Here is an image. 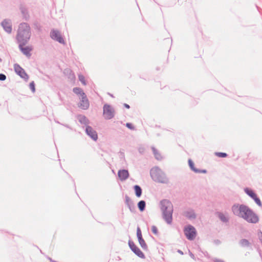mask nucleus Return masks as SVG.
Masks as SVG:
<instances>
[{"mask_svg": "<svg viewBox=\"0 0 262 262\" xmlns=\"http://www.w3.org/2000/svg\"><path fill=\"white\" fill-rule=\"evenodd\" d=\"M244 191L251 199H252L256 195V193L253 190L248 188H245Z\"/></svg>", "mask_w": 262, "mask_h": 262, "instance_id": "25", "label": "nucleus"}, {"mask_svg": "<svg viewBox=\"0 0 262 262\" xmlns=\"http://www.w3.org/2000/svg\"><path fill=\"white\" fill-rule=\"evenodd\" d=\"M144 147H139L138 149V151L140 153L143 154L144 151Z\"/></svg>", "mask_w": 262, "mask_h": 262, "instance_id": "40", "label": "nucleus"}, {"mask_svg": "<svg viewBox=\"0 0 262 262\" xmlns=\"http://www.w3.org/2000/svg\"><path fill=\"white\" fill-rule=\"evenodd\" d=\"M257 235L258 239L259 240L261 244L262 245V231L260 230H259L258 231Z\"/></svg>", "mask_w": 262, "mask_h": 262, "instance_id": "36", "label": "nucleus"}, {"mask_svg": "<svg viewBox=\"0 0 262 262\" xmlns=\"http://www.w3.org/2000/svg\"><path fill=\"white\" fill-rule=\"evenodd\" d=\"M219 219L222 221L223 223H229V217L228 215L226 216L223 212H217L216 213Z\"/></svg>", "mask_w": 262, "mask_h": 262, "instance_id": "19", "label": "nucleus"}, {"mask_svg": "<svg viewBox=\"0 0 262 262\" xmlns=\"http://www.w3.org/2000/svg\"><path fill=\"white\" fill-rule=\"evenodd\" d=\"M125 203L129 208L130 212L135 213L136 212V208L133 201L127 195L125 196Z\"/></svg>", "mask_w": 262, "mask_h": 262, "instance_id": "12", "label": "nucleus"}, {"mask_svg": "<svg viewBox=\"0 0 262 262\" xmlns=\"http://www.w3.org/2000/svg\"><path fill=\"white\" fill-rule=\"evenodd\" d=\"M183 215L190 221L195 220L197 217L195 210L191 208H189L186 211H184Z\"/></svg>", "mask_w": 262, "mask_h": 262, "instance_id": "9", "label": "nucleus"}, {"mask_svg": "<svg viewBox=\"0 0 262 262\" xmlns=\"http://www.w3.org/2000/svg\"><path fill=\"white\" fill-rule=\"evenodd\" d=\"M137 206L140 212H143L145 210L146 207V202L144 200L140 201L138 204Z\"/></svg>", "mask_w": 262, "mask_h": 262, "instance_id": "24", "label": "nucleus"}, {"mask_svg": "<svg viewBox=\"0 0 262 262\" xmlns=\"http://www.w3.org/2000/svg\"><path fill=\"white\" fill-rule=\"evenodd\" d=\"M77 119L81 124H84L86 126H89L90 121L85 116L82 115H78Z\"/></svg>", "mask_w": 262, "mask_h": 262, "instance_id": "17", "label": "nucleus"}, {"mask_svg": "<svg viewBox=\"0 0 262 262\" xmlns=\"http://www.w3.org/2000/svg\"><path fill=\"white\" fill-rule=\"evenodd\" d=\"M69 71H70L71 73H72L73 75H74V73L72 72V71L71 70H69Z\"/></svg>", "mask_w": 262, "mask_h": 262, "instance_id": "46", "label": "nucleus"}, {"mask_svg": "<svg viewBox=\"0 0 262 262\" xmlns=\"http://www.w3.org/2000/svg\"><path fill=\"white\" fill-rule=\"evenodd\" d=\"M239 245L243 248L252 249V243L247 239L242 238L239 241Z\"/></svg>", "mask_w": 262, "mask_h": 262, "instance_id": "16", "label": "nucleus"}, {"mask_svg": "<svg viewBox=\"0 0 262 262\" xmlns=\"http://www.w3.org/2000/svg\"><path fill=\"white\" fill-rule=\"evenodd\" d=\"M234 215L243 219L249 223L256 224L259 217L250 208L244 204H234L231 207Z\"/></svg>", "mask_w": 262, "mask_h": 262, "instance_id": "1", "label": "nucleus"}, {"mask_svg": "<svg viewBox=\"0 0 262 262\" xmlns=\"http://www.w3.org/2000/svg\"><path fill=\"white\" fill-rule=\"evenodd\" d=\"M204 255H205V256H206V257H207V256H208V252H205V253H204Z\"/></svg>", "mask_w": 262, "mask_h": 262, "instance_id": "45", "label": "nucleus"}, {"mask_svg": "<svg viewBox=\"0 0 262 262\" xmlns=\"http://www.w3.org/2000/svg\"><path fill=\"white\" fill-rule=\"evenodd\" d=\"M2 60V59L0 58V62H1Z\"/></svg>", "mask_w": 262, "mask_h": 262, "instance_id": "47", "label": "nucleus"}, {"mask_svg": "<svg viewBox=\"0 0 262 262\" xmlns=\"http://www.w3.org/2000/svg\"><path fill=\"white\" fill-rule=\"evenodd\" d=\"M151 150L156 159L157 160H161L162 159V157L161 154L154 146L151 147Z\"/></svg>", "mask_w": 262, "mask_h": 262, "instance_id": "22", "label": "nucleus"}, {"mask_svg": "<svg viewBox=\"0 0 262 262\" xmlns=\"http://www.w3.org/2000/svg\"><path fill=\"white\" fill-rule=\"evenodd\" d=\"M107 94H108V95H110L111 97H113V98H114V95H113V94H111V93H108Z\"/></svg>", "mask_w": 262, "mask_h": 262, "instance_id": "44", "label": "nucleus"}, {"mask_svg": "<svg viewBox=\"0 0 262 262\" xmlns=\"http://www.w3.org/2000/svg\"><path fill=\"white\" fill-rule=\"evenodd\" d=\"M137 237L138 239L143 237L141 230L139 226L137 228Z\"/></svg>", "mask_w": 262, "mask_h": 262, "instance_id": "33", "label": "nucleus"}, {"mask_svg": "<svg viewBox=\"0 0 262 262\" xmlns=\"http://www.w3.org/2000/svg\"><path fill=\"white\" fill-rule=\"evenodd\" d=\"M215 155L220 158H226L228 156V155L226 153L222 152H216Z\"/></svg>", "mask_w": 262, "mask_h": 262, "instance_id": "31", "label": "nucleus"}, {"mask_svg": "<svg viewBox=\"0 0 262 262\" xmlns=\"http://www.w3.org/2000/svg\"><path fill=\"white\" fill-rule=\"evenodd\" d=\"M89 102L85 93H83V96L81 97L79 106L83 110H87L89 107Z\"/></svg>", "mask_w": 262, "mask_h": 262, "instance_id": "13", "label": "nucleus"}, {"mask_svg": "<svg viewBox=\"0 0 262 262\" xmlns=\"http://www.w3.org/2000/svg\"><path fill=\"white\" fill-rule=\"evenodd\" d=\"M150 176L152 180L157 183L167 184L169 182L165 173L158 166L152 167L150 169Z\"/></svg>", "mask_w": 262, "mask_h": 262, "instance_id": "4", "label": "nucleus"}, {"mask_svg": "<svg viewBox=\"0 0 262 262\" xmlns=\"http://www.w3.org/2000/svg\"><path fill=\"white\" fill-rule=\"evenodd\" d=\"M135 191V195L137 198H140L142 193V189L141 187L138 185H135L133 187Z\"/></svg>", "mask_w": 262, "mask_h": 262, "instance_id": "21", "label": "nucleus"}, {"mask_svg": "<svg viewBox=\"0 0 262 262\" xmlns=\"http://www.w3.org/2000/svg\"><path fill=\"white\" fill-rule=\"evenodd\" d=\"M50 37L52 39L61 44H65L64 38L58 30L52 29L50 33Z\"/></svg>", "mask_w": 262, "mask_h": 262, "instance_id": "8", "label": "nucleus"}, {"mask_svg": "<svg viewBox=\"0 0 262 262\" xmlns=\"http://www.w3.org/2000/svg\"><path fill=\"white\" fill-rule=\"evenodd\" d=\"M118 176L121 181H125L129 176V172L127 169H120L118 171Z\"/></svg>", "mask_w": 262, "mask_h": 262, "instance_id": "15", "label": "nucleus"}, {"mask_svg": "<svg viewBox=\"0 0 262 262\" xmlns=\"http://www.w3.org/2000/svg\"><path fill=\"white\" fill-rule=\"evenodd\" d=\"M31 36V28L28 24L21 23L19 25L16 39L18 43L28 42Z\"/></svg>", "mask_w": 262, "mask_h": 262, "instance_id": "3", "label": "nucleus"}, {"mask_svg": "<svg viewBox=\"0 0 262 262\" xmlns=\"http://www.w3.org/2000/svg\"><path fill=\"white\" fill-rule=\"evenodd\" d=\"M135 255L141 258H145V256L144 253L141 251L140 248L136 246L133 251H132Z\"/></svg>", "mask_w": 262, "mask_h": 262, "instance_id": "20", "label": "nucleus"}, {"mask_svg": "<svg viewBox=\"0 0 262 262\" xmlns=\"http://www.w3.org/2000/svg\"><path fill=\"white\" fill-rule=\"evenodd\" d=\"M252 199L254 200L255 203L259 207H262V203L260 199L257 196V194Z\"/></svg>", "mask_w": 262, "mask_h": 262, "instance_id": "28", "label": "nucleus"}, {"mask_svg": "<svg viewBox=\"0 0 262 262\" xmlns=\"http://www.w3.org/2000/svg\"><path fill=\"white\" fill-rule=\"evenodd\" d=\"M184 232L187 239L189 241L194 240L197 234L195 228L191 225L185 226Z\"/></svg>", "mask_w": 262, "mask_h": 262, "instance_id": "5", "label": "nucleus"}, {"mask_svg": "<svg viewBox=\"0 0 262 262\" xmlns=\"http://www.w3.org/2000/svg\"><path fill=\"white\" fill-rule=\"evenodd\" d=\"M160 208L162 212V218L167 224L172 222V214L173 207L172 203L169 200L163 199L160 202Z\"/></svg>", "mask_w": 262, "mask_h": 262, "instance_id": "2", "label": "nucleus"}, {"mask_svg": "<svg viewBox=\"0 0 262 262\" xmlns=\"http://www.w3.org/2000/svg\"><path fill=\"white\" fill-rule=\"evenodd\" d=\"M85 132L86 135L90 137L93 141H96L97 140V133L91 126H86Z\"/></svg>", "mask_w": 262, "mask_h": 262, "instance_id": "10", "label": "nucleus"}, {"mask_svg": "<svg viewBox=\"0 0 262 262\" xmlns=\"http://www.w3.org/2000/svg\"><path fill=\"white\" fill-rule=\"evenodd\" d=\"M7 78L6 76L3 73L0 74V81H5Z\"/></svg>", "mask_w": 262, "mask_h": 262, "instance_id": "37", "label": "nucleus"}, {"mask_svg": "<svg viewBox=\"0 0 262 262\" xmlns=\"http://www.w3.org/2000/svg\"><path fill=\"white\" fill-rule=\"evenodd\" d=\"M189 254L191 258H192L193 259H195L194 255L190 250H189Z\"/></svg>", "mask_w": 262, "mask_h": 262, "instance_id": "41", "label": "nucleus"}, {"mask_svg": "<svg viewBox=\"0 0 262 262\" xmlns=\"http://www.w3.org/2000/svg\"><path fill=\"white\" fill-rule=\"evenodd\" d=\"M19 43V49L21 51V52L26 56H30V52L32 50V49L29 47L27 46L26 47H24V46L27 43V42H25L24 43Z\"/></svg>", "mask_w": 262, "mask_h": 262, "instance_id": "14", "label": "nucleus"}, {"mask_svg": "<svg viewBox=\"0 0 262 262\" xmlns=\"http://www.w3.org/2000/svg\"><path fill=\"white\" fill-rule=\"evenodd\" d=\"M178 252L179 253H180V254H181V255H183V251H182L181 250H178Z\"/></svg>", "mask_w": 262, "mask_h": 262, "instance_id": "43", "label": "nucleus"}, {"mask_svg": "<svg viewBox=\"0 0 262 262\" xmlns=\"http://www.w3.org/2000/svg\"><path fill=\"white\" fill-rule=\"evenodd\" d=\"M123 106L127 109H129L130 108V106L127 103H124Z\"/></svg>", "mask_w": 262, "mask_h": 262, "instance_id": "42", "label": "nucleus"}, {"mask_svg": "<svg viewBox=\"0 0 262 262\" xmlns=\"http://www.w3.org/2000/svg\"><path fill=\"white\" fill-rule=\"evenodd\" d=\"M78 79H79V80L82 83V84L83 85H86V80H85V77L83 75L79 74L78 75Z\"/></svg>", "mask_w": 262, "mask_h": 262, "instance_id": "29", "label": "nucleus"}, {"mask_svg": "<svg viewBox=\"0 0 262 262\" xmlns=\"http://www.w3.org/2000/svg\"><path fill=\"white\" fill-rule=\"evenodd\" d=\"M13 67L15 73L25 81L27 82L29 79V76L25 70L17 63H14Z\"/></svg>", "mask_w": 262, "mask_h": 262, "instance_id": "7", "label": "nucleus"}, {"mask_svg": "<svg viewBox=\"0 0 262 262\" xmlns=\"http://www.w3.org/2000/svg\"><path fill=\"white\" fill-rule=\"evenodd\" d=\"M103 108V114L106 120H110L114 117L115 110L111 105L106 103Z\"/></svg>", "mask_w": 262, "mask_h": 262, "instance_id": "6", "label": "nucleus"}, {"mask_svg": "<svg viewBox=\"0 0 262 262\" xmlns=\"http://www.w3.org/2000/svg\"><path fill=\"white\" fill-rule=\"evenodd\" d=\"M29 88L32 93H34L35 92V84L33 81L30 83Z\"/></svg>", "mask_w": 262, "mask_h": 262, "instance_id": "32", "label": "nucleus"}, {"mask_svg": "<svg viewBox=\"0 0 262 262\" xmlns=\"http://www.w3.org/2000/svg\"><path fill=\"white\" fill-rule=\"evenodd\" d=\"M73 92L77 95H80L81 97L83 96V93H84L81 88L78 87L74 88Z\"/></svg>", "mask_w": 262, "mask_h": 262, "instance_id": "27", "label": "nucleus"}, {"mask_svg": "<svg viewBox=\"0 0 262 262\" xmlns=\"http://www.w3.org/2000/svg\"><path fill=\"white\" fill-rule=\"evenodd\" d=\"M207 172V171L206 169H198V171H196V173H206Z\"/></svg>", "mask_w": 262, "mask_h": 262, "instance_id": "38", "label": "nucleus"}, {"mask_svg": "<svg viewBox=\"0 0 262 262\" xmlns=\"http://www.w3.org/2000/svg\"><path fill=\"white\" fill-rule=\"evenodd\" d=\"M20 10L21 11V13L23 16L24 18L26 20H28L30 18V15L29 14V11L28 9L23 6H21L20 7Z\"/></svg>", "mask_w": 262, "mask_h": 262, "instance_id": "18", "label": "nucleus"}, {"mask_svg": "<svg viewBox=\"0 0 262 262\" xmlns=\"http://www.w3.org/2000/svg\"><path fill=\"white\" fill-rule=\"evenodd\" d=\"M151 231L155 235H157L158 234V230L157 227L155 225L151 226Z\"/></svg>", "mask_w": 262, "mask_h": 262, "instance_id": "34", "label": "nucleus"}, {"mask_svg": "<svg viewBox=\"0 0 262 262\" xmlns=\"http://www.w3.org/2000/svg\"><path fill=\"white\" fill-rule=\"evenodd\" d=\"M125 126L129 129L131 130H135V127L133 125V124L131 123H126Z\"/></svg>", "mask_w": 262, "mask_h": 262, "instance_id": "35", "label": "nucleus"}, {"mask_svg": "<svg viewBox=\"0 0 262 262\" xmlns=\"http://www.w3.org/2000/svg\"><path fill=\"white\" fill-rule=\"evenodd\" d=\"M1 26L6 32L9 34L11 33L12 29L11 20L10 19H4L1 23Z\"/></svg>", "mask_w": 262, "mask_h": 262, "instance_id": "11", "label": "nucleus"}, {"mask_svg": "<svg viewBox=\"0 0 262 262\" xmlns=\"http://www.w3.org/2000/svg\"><path fill=\"white\" fill-rule=\"evenodd\" d=\"M188 162L189 168L192 171L195 173H196V171H198V169L195 167L194 162L191 159H189Z\"/></svg>", "mask_w": 262, "mask_h": 262, "instance_id": "26", "label": "nucleus"}, {"mask_svg": "<svg viewBox=\"0 0 262 262\" xmlns=\"http://www.w3.org/2000/svg\"><path fill=\"white\" fill-rule=\"evenodd\" d=\"M128 245L131 251H133L137 246L132 239L128 241Z\"/></svg>", "mask_w": 262, "mask_h": 262, "instance_id": "30", "label": "nucleus"}, {"mask_svg": "<svg viewBox=\"0 0 262 262\" xmlns=\"http://www.w3.org/2000/svg\"><path fill=\"white\" fill-rule=\"evenodd\" d=\"M213 262H225L224 260L221 259H219V258H215L213 259Z\"/></svg>", "mask_w": 262, "mask_h": 262, "instance_id": "39", "label": "nucleus"}, {"mask_svg": "<svg viewBox=\"0 0 262 262\" xmlns=\"http://www.w3.org/2000/svg\"><path fill=\"white\" fill-rule=\"evenodd\" d=\"M138 242H139V244L140 245V246H141V247L142 248V249L144 251H148V246L146 243V242H145L144 239H143V238H139L138 239Z\"/></svg>", "mask_w": 262, "mask_h": 262, "instance_id": "23", "label": "nucleus"}]
</instances>
